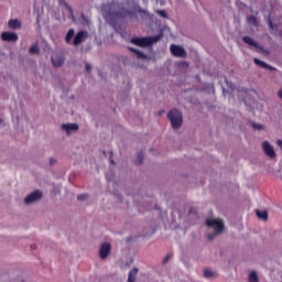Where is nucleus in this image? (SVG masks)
Instances as JSON below:
<instances>
[{
  "instance_id": "1",
  "label": "nucleus",
  "mask_w": 282,
  "mask_h": 282,
  "mask_svg": "<svg viewBox=\"0 0 282 282\" xmlns=\"http://www.w3.org/2000/svg\"><path fill=\"white\" fill-rule=\"evenodd\" d=\"M208 228H214V232L208 235V240L213 241L217 235L224 232V220L221 219H212L206 221Z\"/></svg>"
},
{
  "instance_id": "2",
  "label": "nucleus",
  "mask_w": 282,
  "mask_h": 282,
  "mask_svg": "<svg viewBox=\"0 0 282 282\" xmlns=\"http://www.w3.org/2000/svg\"><path fill=\"white\" fill-rule=\"evenodd\" d=\"M158 41H160V35L151 37H132L130 43H132V45H138V47H151V45L158 43Z\"/></svg>"
},
{
  "instance_id": "3",
  "label": "nucleus",
  "mask_w": 282,
  "mask_h": 282,
  "mask_svg": "<svg viewBox=\"0 0 282 282\" xmlns=\"http://www.w3.org/2000/svg\"><path fill=\"white\" fill-rule=\"evenodd\" d=\"M167 118L173 129H180L182 127L183 118L182 112L177 109H172L167 112Z\"/></svg>"
},
{
  "instance_id": "4",
  "label": "nucleus",
  "mask_w": 282,
  "mask_h": 282,
  "mask_svg": "<svg viewBox=\"0 0 282 282\" xmlns=\"http://www.w3.org/2000/svg\"><path fill=\"white\" fill-rule=\"evenodd\" d=\"M170 52L172 56H176L177 58H186V51L180 45L172 44L170 46Z\"/></svg>"
},
{
  "instance_id": "5",
  "label": "nucleus",
  "mask_w": 282,
  "mask_h": 282,
  "mask_svg": "<svg viewBox=\"0 0 282 282\" xmlns=\"http://www.w3.org/2000/svg\"><path fill=\"white\" fill-rule=\"evenodd\" d=\"M111 254V243L104 242L99 248V257L105 260Z\"/></svg>"
},
{
  "instance_id": "6",
  "label": "nucleus",
  "mask_w": 282,
  "mask_h": 282,
  "mask_svg": "<svg viewBox=\"0 0 282 282\" xmlns=\"http://www.w3.org/2000/svg\"><path fill=\"white\" fill-rule=\"evenodd\" d=\"M41 197H43V193L41 191L32 192L24 198V204H34V202H39Z\"/></svg>"
},
{
  "instance_id": "7",
  "label": "nucleus",
  "mask_w": 282,
  "mask_h": 282,
  "mask_svg": "<svg viewBox=\"0 0 282 282\" xmlns=\"http://www.w3.org/2000/svg\"><path fill=\"white\" fill-rule=\"evenodd\" d=\"M262 149H263L265 155L268 158H270L271 160H274V158H276V152H274V148L272 145H270V142L264 141L262 143Z\"/></svg>"
},
{
  "instance_id": "8",
  "label": "nucleus",
  "mask_w": 282,
  "mask_h": 282,
  "mask_svg": "<svg viewBox=\"0 0 282 282\" xmlns=\"http://www.w3.org/2000/svg\"><path fill=\"white\" fill-rule=\"evenodd\" d=\"M1 39L7 43H17V41H19V35L12 32H2Z\"/></svg>"
},
{
  "instance_id": "9",
  "label": "nucleus",
  "mask_w": 282,
  "mask_h": 282,
  "mask_svg": "<svg viewBox=\"0 0 282 282\" xmlns=\"http://www.w3.org/2000/svg\"><path fill=\"white\" fill-rule=\"evenodd\" d=\"M85 39H87V31L77 32V34L74 37L73 45H75V47L80 45V43H83Z\"/></svg>"
},
{
  "instance_id": "10",
  "label": "nucleus",
  "mask_w": 282,
  "mask_h": 282,
  "mask_svg": "<svg viewBox=\"0 0 282 282\" xmlns=\"http://www.w3.org/2000/svg\"><path fill=\"white\" fill-rule=\"evenodd\" d=\"M51 61L54 67H62L63 63H65V57L63 55L55 54L52 56Z\"/></svg>"
},
{
  "instance_id": "11",
  "label": "nucleus",
  "mask_w": 282,
  "mask_h": 282,
  "mask_svg": "<svg viewBox=\"0 0 282 282\" xmlns=\"http://www.w3.org/2000/svg\"><path fill=\"white\" fill-rule=\"evenodd\" d=\"M253 63L256 65H259V67H262V69H270V72H276V68H274V66H270L268 63L259 58H253Z\"/></svg>"
},
{
  "instance_id": "12",
  "label": "nucleus",
  "mask_w": 282,
  "mask_h": 282,
  "mask_svg": "<svg viewBox=\"0 0 282 282\" xmlns=\"http://www.w3.org/2000/svg\"><path fill=\"white\" fill-rule=\"evenodd\" d=\"M117 17H129L130 19H133V17H135V12L129 10V9H124L121 8L118 12H117Z\"/></svg>"
},
{
  "instance_id": "13",
  "label": "nucleus",
  "mask_w": 282,
  "mask_h": 282,
  "mask_svg": "<svg viewBox=\"0 0 282 282\" xmlns=\"http://www.w3.org/2000/svg\"><path fill=\"white\" fill-rule=\"evenodd\" d=\"M62 129L66 131V133H72V131H78L77 123H64L62 124Z\"/></svg>"
},
{
  "instance_id": "14",
  "label": "nucleus",
  "mask_w": 282,
  "mask_h": 282,
  "mask_svg": "<svg viewBox=\"0 0 282 282\" xmlns=\"http://www.w3.org/2000/svg\"><path fill=\"white\" fill-rule=\"evenodd\" d=\"M8 26L10 30H21V21L19 20H9Z\"/></svg>"
},
{
  "instance_id": "15",
  "label": "nucleus",
  "mask_w": 282,
  "mask_h": 282,
  "mask_svg": "<svg viewBox=\"0 0 282 282\" xmlns=\"http://www.w3.org/2000/svg\"><path fill=\"white\" fill-rule=\"evenodd\" d=\"M242 41L243 43H246V45H250L251 47H259V43H257V41H253L250 36H243Z\"/></svg>"
},
{
  "instance_id": "16",
  "label": "nucleus",
  "mask_w": 282,
  "mask_h": 282,
  "mask_svg": "<svg viewBox=\"0 0 282 282\" xmlns=\"http://www.w3.org/2000/svg\"><path fill=\"white\" fill-rule=\"evenodd\" d=\"M256 215L258 219H262V221H268V210H256Z\"/></svg>"
},
{
  "instance_id": "17",
  "label": "nucleus",
  "mask_w": 282,
  "mask_h": 282,
  "mask_svg": "<svg viewBox=\"0 0 282 282\" xmlns=\"http://www.w3.org/2000/svg\"><path fill=\"white\" fill-rule=\"evenodd\" d=\"M247 23H249V25H253V28H259V20L254 15H249L247 18Z\"/></svg>"
},
{
  "instance_id": "18",
  "label": "nucleus",
  "mask_w": 282,
  "mask_h": 282,
  "mask_svg": "<svg viewBox=\"0 0 282 282\" xmlns=\"http://www.w3.org/2000/svg\"><path fill=\"white\" fill-rule=\"evenodd\" d=\"M135 276H138V268H133L128 275V282H135Z\"/></svg>"
},
{
  "instance_id": "19",
  "label": "nucleus",
  "mask_w": 282,
  "mask_h": 282,
  "mask_svg": "<svg viewBox=\"0 0 282 282\" xmlns=\"http://www.w3.org/2000/svg\"><path fill=\"white\" fill-rule=\"evenodd\" d=\"M204 276L205 279H215V276H217V272L210 271V269H205Z\"/></svg>"
},
{
  "instance_id": "20",
  "label": "nucleus",
  "mask_w": 282,
  "mask_h": 282,
  "mask_svg": "<svg viewBox=\"0 0 282 282\" xmlns=\"http://www.w3.org/2000/svg\"><path fill=\"white\" fill-rule=\"evenodd\" d=\"M129 51L132 52V54H135L138 56V58H147V55L139 50L129 47Z\"/></svg>"
},
{
  "instance_id": "21",
  "label": "nucleus",
  "mask_w": 282,
  "mask_h": 282,
  "mask_svg": "<svg viewBox=\"0 0 282 282\" xmlns=\"http://www.w3.org/2000/svg\"><path fill=\"white\" fill-rule=\"evenodd\" d=\"M72 39H74V29L68 30L65 37L66 43H72Z\"/></svg>"
},
{
  "instance_id": "22",
  "label": "nucleus",
  "mask_w": 282,
  "mask_h": 282,
  "mask_svg": "<svg viewBox=\"0 0 282 282\" xmlns=\"http://www.w3.org/2000/svg\"><path fill=\"white\" fill-rule=\"evenodd\" d=\"M249 282H259V275H257V272L252 271L249 273Z\"/></svg>"
},
{
  "instance_id": "23",
  "label": "nucleus",
  "mask_w": 282,
  "mask_h": 282,
  "mask_svg": "<svg viewBox=\"0 0 282 282\" xmlns=\"http://www.w3.org/2000/svg\"><path fill=\"white\" fill-rule=\"evenodd\" d=\"M144 162V154L142 152L138 153L137 160L134 161V164L140 165Z\"/></svg>"
},
{
  "instance_id": "24",
  "label": "nucleus",
  "mask_w": 282,
  "mask_h": 282,
  "mask_svg": "<svg viewBox=\"0 0 282 282\" xmlns=\"http://www.w3.org/2000/svg\"><path fill=\"white\" fill-rule=\"evenodd\" d=\"M137 12L141 14V17H149V12L140 7H137Z\"/></svg>"
},
{
  "instance_id": "25",
  "label": "nucleus",
  "mask_w": 282,
  "mask_h": 282,
  "mask_svg": "<svg viewBox=\"0 0 282 282\" xmlns=\"http://www.w3.org/2000/svg\"><path fill=\"white\" fill-rule=\"evenodd\" d=\"M30 54H39V45L34 44L29 50Z\"/></svg>"
},
{
  "instance_id": "26",
  "label": "nucleus",
  "mask_w": 282,
  "mask_h": 282,
  "mask_svg": "<svg viewBox=\"0 0 282 282\" xmlns=\"http://www.w3.org/2000/svg\"><path fill=\"white\" fill-rule=\"evenodd\" d=\"M88 195L87 194H80L77 196L78 202H85L87 199Z\"/></svg>"
},
{
  "instance_id": "27",
  "label": "nucleus",
  "mask_w": 282,
  "mask_h": 282,
  "mask_svg": "<svg viewBox=\"0 0 282 282\" xmlns=\"http://www.w3.org/2000/svg\"><path fill=\"white\" fill-rule=\"evenodd\" d=\"M159 14H160V17H163L164 19H166V17H167L166 11H164V10H160Z\"/></svg>"
},
{
  "instance_id": "28",
  "label": "nucleus",
  "mask_w": 282,
  "mask_h": 282,
  "mask_svg": "<svg viewBox=\"0 0 282 282\" xmlns=\"http://www.w3.org/2000/svg\"><path fill=\"white\" fill-rule=\"evenodd\" d=\"M252 127H253V129H258V130L263 129V126L257 124V123H252Z\"/></svg>"
},
{
  "instance_id": "29",
  "label": "nucleus",
  "mask_w": 282,
  "mask_h": 282,
  "mask_svg": "<svg viewBox=\"0 0 282 282\" xmlns=\"http://www.w3.org/2000/svg\"><path fill=\"white\" fill-rule=\"evenodd\" d=\"M171 254H167L166 257H165V259L163 260V263H167L169 262V259H171Z\"/></svg>"
},
{
  "instance_id": "30",
  "label": "nucleus",
  "mask_w": 282,
  "mask_h": 282,
  "mask_svg": "<svg viewBox=\"0 0 282 282\" xmlns=\"http://www.w3.org/2000/svg\"><path fill=\"white\" fill-rule=\"evenodd\" d=\"M91 70V65L86 64V72H90Z\"/></svg>"
},
{
  "instance_id": "31",
  "label": "nucleus",
  "mask_w": 282,
  "mask_h": 282,
  "mask_svg": "<svg viewBox=\"0 0 282 282\" xmlns=\"http://www.w3.org/2000/svg\"><path fill=\"white\" fill-rule=\"evenodd\" d=\"M278 96L281 98L282 100V88L278 91Z\"/></svg>"
},
{
  "instance_id": "32",
  "label": "nucleus",
  "mask_w": 282,
  "mask_h": 282,
  "mask_svg": "<svg viewBox=\"0 0 282 282\" xmlns=\"http://www.w3.org/2000/svg\"><path fill=\"white\" fill-rule=\"evenodd\" d=\"M50 164H51V165L56 164V160L51 159V160H50Z\"/></svg>"
},
{
  "instance_id": "33",
  "label": "nucleus",
  "mask_w": 282,
  "mask_h": 282,
  "mask_svg": "<svg viewBox=\"0 0 282 282\" xmlns=\"http://www.w3.org/2000/svg\"><path fill=\"white\" fill-rule=\"evenodd\" d=\"M183 67H188V63L182 62Z\"/></svg>"
},
{
  "instance_id": "34",
  "label": "nucleus",
  "mask_w": 282,
  "mask_h": 282,
  "mask_svg": "<svg viewBox=\"0 0 282 282\" xmlns=\"http://www.w3.org/2000/svg\"><path fill=\"white\" fill-rule=\"evenodd\" d=\"M278 147H281L282 149V140H278Z\"/></svg>"
},
{
  "instance_id": "35",
  "label": "nucleus",
  "mask_w": 282,
  "mask_h": 282,
  "mask_svg": "<svg viewBox=\"0 0 282 282\" xmlns=\"http://www.w3.org/2000/svg\"><path fill=\"white\" fill-rule=\"evenodd\" d=\"M66 8L72 12V7H69V4H66Z\"/></svg>"
},
{
  "instance_id": "36",
  "label": "nucleus",
  "mask_w": 282,
  "mask_h": 282,
  "mask_svg": "<svg viewBox=\"0 0 282 282\" xmlns=\"http://www.w3.org/2000/svg\"><path fill=\"white\" fill-rule=\"evenodd\" d=\"M110 163H111V164H116V162L113 161V159H110Z\"/></svg>"
},
{
  "instance_id": "37",
  "label": "nucleus",
  "mask_w": 282,
  "mask_h": 282,
  "mask_svg": "<svg viewBox=\"0 0 282 282\" xmlns=\"http://www.w3.org/2000/svg\"><path fill=\"white\" fill-rule=\"evenodd\" d=\"M269 25H270V28H272V21H269Z\"/></svg>"
},
{
  "instance_id": "38",
  "label": "nucleus",
  "mask_w": 282,
  "mask_h": 282,
  "mask_svg": "<svg viewBox=\"0 0 282 282\" xmlns=\"http://www.w3.org/2000/svg\"><path fill=\"white\" fill-rule=\"evenodd\" d=\"M0 122H2L1 119H0Z\"/></svg>"
}]
</instances>
